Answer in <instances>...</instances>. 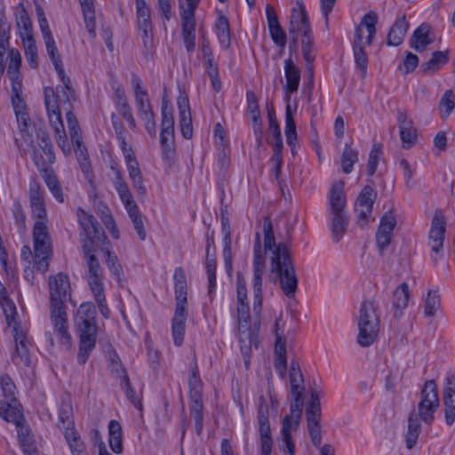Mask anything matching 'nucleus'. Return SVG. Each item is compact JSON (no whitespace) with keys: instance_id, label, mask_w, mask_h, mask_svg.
<instances>
[{"instance_id":"49530a36","label":"nucleus","mask_w":455,"mask_h":455,"mask_svg":"<svg viewBox=\"0 0 455 455\" xmlns=\"http://www.w3.org/2000/svg\"><path fill=\"white\" fill-rule=\"evenodd\" d=\"M181 36L188 53L195 51L196 48V22H181Z\"/></svg>"},{"instance_id":"052dcab7","label":"nucleus","mask_w":455,"mask_h":455,"mask_svg":"<svg viewBox=\"0 0 455 455\" xmlns=\"http://www.w3.org/2000/svg\"><path fill=\"white\" fill-rule=\"evenodd\" d=\"M383 155V148L379 143H374L369 154L367 163V174L371 177L375 173L378 164Z\"/></svg>"},{"instance_id":"2f4dec72","label":"nucleus","mask_w":455,"mask_h":455,"mask_svg":"<svg viewBox=\"0 0 455 455\" xmlns=\"http://www.w3.org/2000/svg\"><path fill=\"white\" fill-rule=\"evenodd\" d=\"M52 164H49L51 165ZM48 164L44 165V167H37L39 170H44L43 179L50 190L52 196L55 198L56 201L59 203L64 202V195L62 191L61 185L54 173L52 170L47 169Z\"/></svg>"},{"instance_id":"4be33fe9","label":"nucleus","mask_w":455,"mask_h":455,"mask_svg":"<svg viewBox=\"0 0 455 455\" xmlns=\"http://www.w3.org/2000/svg\"><path fill=\"white\" fill-rule=\"evenodd\" d=\"M16 342L15 353L12 355V361L16 365L30 366L32 363L29 353V341L23 330L13 331Z\"/></svg>"},{"instance_id":"c85d7f7f","label":"nucleus","mask_w":455,"mask_h":455,"mask_svg":"<svg viewBox=\"0 0 455 455\" xmlns=\"http://www.w3.org/2000/svg\"><path fill=\"white\" fill-rule=\"evenodd\" d=\"M111 169L114 172V176L112 178L113 186L123 205L124 206L134 200L133 196L129 188V186L121 169L116 168L114 166H111Z\"/></svg>"},{"instance_id":"9d476101","label":"nucleus","mask_w":455,"mask_h":455,"mask_svg":"<svg viewBox=\"0 0 455 455\" xmlns=\"http://www.w3.org/2000/svg\"><path fill=\"white\" fill-rule=\"evenodd\" d=\"M302 390L291 391L293 402L291 404L290 414L285 415L282 426V449L289 455L295 454V446L291 438V431L295 430L300 421L303 401L301 398Z\"/></svg>"},{"instance_id":"aec40b11","label":"nucleus","mask_w":455,"mask_h":455,"mask_svg":"<svg viewBox=\"0 0 455 455\" xmlns=\"http://www.w3.org/2000/svg\"><path fill=\"white\" fill-rule=\"evenodd\" d=\"M297 8H292L290 23L289 34L292 37L293 44H296L298 41L299 33L310 29L308 16L305 5L301 1H297Z\"/></svg>"},{"instance_id":"e433bc0d","label":"nucleus","mask_w":455,"mask_h":455,"mask_svg":"<svg viewBox=\"0 0 455 455\" xmlns=\"http://www.w3.org/2000/svg\"><path fill=\"white\" fill-rule=\"evenodd\" d=\"M123 431L120 423L112 419L108 423V443L111 450L119 454L123 451Z\"/></svg>"},{"instance_id":"5fc2aeb1","label":"nucleus","mask_w":455,"mask_h":455,"mask_svg":"<svg viewBox=\"0 0 455 455\" xmlns=\"http://www.w3.org/2000/svg\"><path fill=\"white\" fill-rule=\"evenodd\" d=\"M444 418L447 425L451 426L455 421V392H443Z\"/></svg>"},{"instance_id":"72a5a7b5","label":"nucleus","mask_w":455,"mask_h":455,"mask_svg":"<svg viewBox=\"0 0 455 455\" xmlns=\"http://www.w3.org/2000/svg\"><path fill=\"white\" fill-rule=\"evenodd\" d=\"M408 28L409 24L406 21L405 16L399 18L388 32L387 44L393 46L400 45L403 41Z\"/></svg>"},{"instance_id":"0eeeda50","label":"nucleus","mask_w":455,"mask_h":455,"mask_svg":"<svg viewBox=\"0 0 455 455\" xmlns=\"http://www.w3.org/2000/svg\"><path fill=\"white\" fill-rule=\"evenodd\" d=\"M174 293L176 307L172 319V335L175 346L183 344L188 318L187 295L188 283L185 271L182 267H176L173 273Z\"/></svg>"},{"instance_id":"69168bd1","label":"nucleus","mask_w":455,"mask_h":455,"mask_svg":"<svg viewBox=\"0 0 455 455\" xmlns=\"http://www.w3.org/2000/svg\"><path fill=\"white\" fill-rule=\"evenodd\" d=\"M289 377L291 391L303 390V387L300 386L303 383V376L298 362L292 361L291 363Z\"/></svg>"},{"instance_id":"864d4df0","label":"nucleus","mask_w":455,"mask_h":455,"mask_svg":"<svg viewBox=\"0 0 455 455\" xmlns=\"http://www.w3.org/2000/svg\"><path fill=\"white\" fill-rule=\"evenodd\" d=\"M66 118L73 145L80 146L83 143V137L80 132V126L75 114L71 110H68L66 113Z\"/></svg>"},{"instance_id":"8fccbe9b","label":"nucleus","mask_w":455,"mask_h":455,"mask_svg":"<svg viewBox=\"0 0 455 455\" xmlns=\"http://www.w3.org/2000/svg\"><path fill=\"white\" fill-rule=\"evenodd\" d=\"M415 411L411 412L408 422V432L406 435V446L408 449L413 448L416 444L420 433V424Z\"/></svg>"},{"instance_id":"c9c22d12","label":"nucleus","mask_w":455,"mask_h":455,"mask_svg":"<svg viewBox=\"0 0 455 455\" xmlns=\"http://www.w3.org/2000/svg\"><path fill=\"white\" fill-rule=\"evenodd\" d=\"M21 65V55L17 49H11L9 51V65L7 68L6 75L9 77L12 85H20V68Z\"/></svg>"},{"instance_id":"bb28decb","label":"nucleus","mask_w":455,"mask_h":455,"mask_svg":"<svg viewBox=\"0 0 455 455\" xmlns=\"http://www.w3.org/2000/svg\"><path fill=\"white\" fill-rule=\"evenodd\" d=\"M344 188L345 183L342 180H336L331 184L329 194L331 213L345 212L347 199Z\"/></svg>"},{"instance_id":"b1692460","label":"nucleus","mask_w":455,"mask_h":455,"mask_svg":"<svg viewBox=\"0 0 455 455\" xmlns=\"http://www.w3.org/2000/svg\"><path fill=\"white\" fill-rule=\"evenodd\" d=\"M58 427L65 434L76 429L74 410L69 396H62L58 410Z\"/></svg>"},{"instance_id":"4d7b16f0","label":"nucleus","mask_w":455,"mask_h":455,"mask_svg":"<svg viewBox=\"0 0 455 455\" xmlns=\"http://www.w3.org/2000/svg\"><path fill=\"white\" fill-rule=\"evenodd\" d=\"M320 401L316 391L311 393L310 402L306 409V417L307 423H319L320 419Z\"/></svg>"},{"instance_id":"a878e982","label":"nucleus","mask_w":455,"mask_h":455,"mask_svg":"<svg viewBox=\"0 0 455 455\" xmlns=\"http://www.w3.org/2000/svg\"><path fill=\"white\" fill-rule=\"evenodd\" d=\"M266 15L267 20L268 30L273 42L279 47L283 48L286 44V35L281 27L275 8L267 4L266 6Z\"/></svg>"},{"instance_id":"5701e85b","label":"nucleus","mask_w":455,"mask_h":455,"mask_svg":"<svg viewBox=\"0 0 455 455\" xmlns=\"http://www.w3.org/2000/svg\"><path fill=\"white\" fill-rule=\"evenodd\" d=\"M395 225L396 220L392 212H387L382 216L376 233V241L380 251L385 250L390 244Z\"/></svg>"},{"instance_id":"09e8293b","label":"nucleus","mask_w":455,"mask_h":455,"mask_svg":"<svg viewBox=\"0 0 455 455\" xmlns=\"http://www.w3.org/2000/svg\"><path fill=\"white\" fill-rule=\"evenodd\" d=\"M188 387L190 401L203 400V382L196 365L191 370V374L188 378Z\"/></svg>"},{"instance_id":"6e6552de","label":"nucleus","mask_w":455,"mask_h":455,"mask_svg":"<svg viewBox=\"0 0 455 455\" xmlns=\"http://www.w3.org/2000/svg\"><path fill=\"white\" fill-rule=\"evenodd\" d=\"M111 122L116 133V140L118 142V146L124 156L125 166L129 174V178L132 183V187L137 191L138 195L146 196L147 188L144 184V179L133 148L127 142V132L125 128L115 113H112L111 115Z\"/></svg>"},{"instance_id":"7ed1b4c3","label":"nucleus","mask_w":455,"mask_h":455,"mask_svg":"<svg viewBox=\"0 0 455 455\" xmlns=\"http://www.w3.org/2000/svg\"><path fill=\"white\" fill-rule=\"evenodd\" d=\"M265 250L272 251L271 271L280 283L282 291L287 298H293L298 289V277L286 245L275 244L271 220L266 218L263 223Z\"/></svg>"},{"instance_id":"79ce46f5","label":"nucleus","mask_w":455,"mask_h":455,"mask_svg":"<svg viewBox=\"0 0 455 455\" xmlns=\"http://www.w3.org/2000/svg\"><path fill=\"white\" fill-rule=\"evenodd\" d=\"M216 33L222 48H228L230 45V27L229 21L227 16L220 15L215 24Z\"/></svg>"},{"instance_id":"338daca9","label":"nucleus","mask_w":455,"mask_h":455,"mask_svg":"<svg viewBox=\"0 0 455 455\" xmlns=\"http://www.w3.org/2000/svg\"><path fill=\"white\" fill-rule=\"evenodd\" d=\"M17 25L20 28V34L23 37L33 36L32 32V24L30 19L26 12V10L21 7L20 11L16 13Z\"/></svg>"},{"instance_id":"ea45409f","label":"nucleus","mask_w":455,"mask_h":455,"mask_svg":"<svg viewBox=\"0 0 455 455\" xmlns=\"http://www.w3.org/2000/svg\"><path fill=\"white\" fill-rule=\"evenodd\" d=\"M331 235L333 241L338 243L346 233L348 220L346 212L331 213Z\"/></svg>"},{"instance_id":"c756f323","label":"nucleus","mask_w":455,"mask_h":455,"mask_svg":"<svg viewBox=\"0 0 455 455\" xmlns=\"http://www.w3.org/2000/svg\"><path fill=\"white\" fill-rule=\"evenodd\" d=\"M433 42L434 39L430 37V26L427 23H422L414 30L410 39V46L417 52H423Z\"/></svg>"},{"instance_id":"39448f33","label":"nucleus","mask_w":455,"mask_h":455,"mask_svg":"<svg viewBox=\"0 0 455 455\" xmlns=\"http://www.w3.org/2000/svg\"><path fill=\"white\" fill-rule=\"evenodd\" d=\"M20 138L16 139V144L23 154H31V157L36 167H44L46 164H53L55 156L53 147L49 135L43 132L40 136L41 142L37 148L34 142L33 136L29 132L30 117L27 112L15 114Z\"/></svg>"},{"instance_id":"4468645a","label":"nucleus","mask_w":455,"mask_h":455,"mask_svg":"<svg viewBox=\"0 0 455 455\" xmlns=\"http://www.w3.org/2000/svg\"><path fill=\"white\" fill-rule=\"evenodd\" d=\"M84 259L86 266V280L92 291L104 289V272L96 257L97 246L82 245Z\"/></svg>"},{"instance_id":"f03ea898","label":"nucleus","mask_w":455,"mask_h":455,"mask_svg":"<svg viewBox=\"0 0 455 455\" xmlns=\"http://www.w3.org/2000/svg\"><path fill=\"white\" fill-rule=\"evenodd\" d=\"M50 289V322L60 343L69 349L72 346V336L67 313L66 301L70 296L68 276L58 273L49 277Z\"/></svg>"},{"instance_id":"a19ab883","label":"nucleus","mask_w":455,"mask_h":455,"mask_svg":"<svg viewBox=\"0 0 455 455\" xmlns=\"http://www.w3.org/2000/svg\"><path fill=\"white\" fill-rule=\"evenodd\" d=\"M411 291L406 283H402L393 293V307L402 313L409 304Z\"/></svg>"},{"instance_id":"4c0bfd02","label":"nucleus","mask_w":455,"mask_h":455,"mask_svg":"<svg viewBox=\"0 0 455 455\" xmlns=\"http://www.w3.org/2000/svg\"><path fill=\"white\" fill-rule=\"evenodd\" d=\"M0 305L8 326L12 328V332L22 330L20 323L18 321L19 315L14 302L9 298L0 301Z\"/></svg>"},{"instance_id":"393cba45","label":"nucleus","mask_w":455,"mask_h":455,"mask_svg":"<svg viewBox=\"0 0 455 455\" xmlns=\"http://www.w3.org/2000/svg\"><path fill=\"white\" fill-rule=\"evenodd\" d=\"M397 122L403 148H411L417 141L416 128L412 121L407 117L406 113L402 110L397 112Z\"/></svg>"},{"instance_id":"a18cd8bd","label":"nucleus","mask_w":455,"mask_h":455,"mask_svg":"<svg viewBox=\"0 0 455 455\" xmlns=\"http://www.w3.org/2000/svg\"><path fill=\"white\" fill-rule=\"evenodd\" d=\"M200 0H179L181 22H196V10Z\"/></svg>"},{"instance_id":"2eb2a0df","label":"nucleus","mask_w":455,"mask_h":455,"mask_svg":"<svg viewBox=\"0 0 455 455\" xmlns=\"http://www.w3.org/2000/svg\"><path fill=\"white\" fill-rule=\"evenodd\" d=\"M446 229L445 218L441 212H436L433 217L428 235V243L431 248V259L437 264L443 257V242Z\"/></svg>"},{"instance_id":"e2e57ef3","label":"nucleus","mask_w":455,"mask_h":455,"mask_svg":"<svg viewBox=\"0 0 455 455\" xmlns=\"http://www.w3.org/2000/svg\"><path fill=\"white\" fill-rule=\"evenodd\" d=\"M0 387L7 401L16 402L17 388L9 375L3 374L0 376Z\"/></svg>"},{"instance_id":"680f3d73","label":"nucleus","mask_w":455,"mask_h":455,"mask_svg":"<svg viewBox=\"0 0 455 455\" xmlns=\"http://www.w3.org/2000/svg\"><path fill=\"white\" fill-rule=\"evenodd\" d=\"M121 382L123 384V388L124 390L126 397L130 400V402L133 404V406L139 411L142 410V403L140 398L136 394L135 390L132 387L130 379L126 374L125 371H124V375L121 378Z\"/></svg>"},{"instance_id":"cd10ccee","label":"nucleus","mask_w":455,"mask_h":455,"mask_svg":"<svg viewBox=\"0 0 455 455\" xmlns=\"http://www.w3.org/2000/svg\"><path fill=\"white\" fill-rule=\"evenodd\" d=\"M46 46L47 53L58 73L59 77L64 85H68L70 80L66 77L60 55L59 54L53 36L43 38Z\"/></svg>"},{"instance_id":"37998d69","label":"nucleus","mask_w":455,"mask_h":455,"mask_svg":"<svg viewBox=\"0 0 455 455\" xmlns=\"http://www.w3.org/2000/svg\"><path fill=\"white\" fill-rule=\"evenodd\" d=\"M101 251L105 254V261L107 264V267L110 272V274L117 280L120 281L124 271L122 265L118 259V257L116 254L112 251L109 247H104L101 249Z\"/></svg>"},{"instance_id":"c03bdc74","label":"nucleus","mask_w":455,"mask_h":455,"mask_svg":"<svg viewBox=\"0 0 455 455\" xmlns=\"http://www.w3.org/2000/svg\"><path fill=\"white\" fill-rule=\"evenodd\" d=\"M301 52L304 60L307 64L313 63L315 58V49L314 45V36L312 30L307 29L301 33Z\"/></svg>"},{"instance_id":"0e129e2a","label":"nucleus","mask_w":455,"mask_h":455,"mask_svg":"<svg viewBox=\"0 0 455 455\" xmlns=\"http://www.w3.org/2000/svg\"><path fill=\"white\" fill-rule=\"evenodd\" d=\"M284 75L286 85H299L300 81V71L291 59L284 61Z\"/></svg>"},{"instance_id":"9b49d317","label":"nucleus","mask_w":455,"mask_h":455,"mask_svg":"<svg viewBox=\"0 0 455 455\" xmlns=\"http://www.w3.org/2000/svg\"><path fill=\"white\" fill-rule=\"evenodd\" d=\"M265 247L260 243L259 234L256 233L253 247V311L259 315L262 306V276L265 270Z\"/></svg>"},{"instance_id":"dca6fc26","label":"nucleus","mask_w":455,"mask_h":455,"mask_svg":"<svg viewBox=\"0 0 455 455\" xmlns=\"http://www.w3.org/2000/svg\"><path fill=\"white\" fill-rule=\"evenodd\" d=\"M269 410L266 397L261 395L258 403V427L260 435L261 455H271L273 439L269 424Z\"/></svg>"},{"instance_id":"6e6d98bb","label":"nucleus","mask_w":455,"mask_h":455,"mask_svg":"<svg viewBox=\"0 0 455 455\" xmlns=\"http://www.w3.org/2000/svg\"><path fill=\"white\" fill-rule=\"evenodd\" d=\"M455 108V90H447L439 103L441 117L446 119Z\"/></svg>"},{"instance_id":"58836bf2","label":"nucleus","mask_w":455,"mask_h":455,"mask_svg":"<svg viewBox=\"0 0 455 455\" xmlns=\"http://www.w3.org/2000/svg\"><path fill=\"white\" fill-rule=\"evenodd\" d=\"M449 60V51H436L427 61L422 63L421 69L426 74L433 73L441 68Z\"/></svg>"},{"instance_id":"774afa93","label":"nucleus","mask_w":455,"mask_h":455,"mask_svg":"<svg viewBox=\"0 0 455 455\" xmlns=\"http://www.w3.org/2000/svg\"><path fill=\"white\" fill-rule=\"evenodd\" d=\"M377 21L378 16L373 12L365 14L361 21L360 26H364L368 33L367 40L365 43L367 45H370L371 44L373 36L376 34L375 26Z\"/></svg>"},{"instance_id":"412c9836","label":"nucleus","mask_w":455,"mask_h":455,"mask_svg":"<svg viewBox=\"0 0 455 455\" xmlns=\"http://www.w3.org/2000/svg\"><path fill=\"white\" fill-rule=\"evenodd\" d=\"M177 105L181 133L185 139H190L193 135V127L188 96L185 91H180Z\"/></svg>"},{"instance_id":"bf43d9fd","label":"nucleus","mask_w":455,"mask_h":455,"mask_svg":"<svg viewBox=\"0 0 455 455\" xmlns=\"http://www.w3.org/2000/svg\"><path fill=\"white\" fill-rule=\"evenodd\" d=\"M440 296L436 290H430L424 300V314L427 317L434 316L440 308Z\"/></svg>"},{"instance_id":"6ab92c4d","label":"nucleus","mask_w":455,"mask_h":455,"mask_svg":"<svg viewBox=\"0 0 455 455\" xmlns=\"http://www.w3.org/2000/svg\"><path fill=\"white\" fill-rule=\"evenodd\" d=\"M237 333L242 347H249L251 346L255 337L251 329L250 307L248 303L237 304Z\"/></svg>"},{"instance_id":"603ef678","label":"nucleus","mask_w":455,"mask_h":455,"mask_svg":"<svg viewBox=\"0 0 455 455\" xmlns=\"http://www.w3.org/2000/svg\"><path fill=\"white\" fill-rule=\"evenodd\" d=\"M26 60L31 68H36L38 66L37 47L33 36L22 38Z\"/></svg>"},{"instance_id":"de8ad7c7","label":"nucleus","mask_w":455,"mask_h":455,"mask_svg":"<svg viewBox=\"0 0 455 455\" xmlns=\"http://www.w3.org/2000/svg\"><path fill=\"white\" fill-rule=\"evenodd\" d=\"M63 435L72 455H87L86 446L76 430Z\"/></svg>"},{"instance_id":"f704fd0d","label":"nucleus","mask_w":455,"mask_h":455,"mask_svg":"<svg viewBox=\"0 0 455 455\" xmlns=\"http://www.w3.org/2000/svg\"><path fill=\"white\" fill-rule=\"evenodd\" d=\"M284 133L286 137V142L291 148V153H295L297 145V132L296 124L293 117V111L291 104L288 102L285 108V129Z\"/></svg>"},{"instance_id":"7c9ffc66","label":"nucleus","mask_w":455,"mask_h":455,"mask_svg":"<svg viewBox=\"0 0 455 455\" xmlns=\"http://www.w3.org/2000/svg\"><path fill=\"white\" fill-rule=\"evenodd\" d=\"M85 28L92 39L96 37V20L94 0H79Z\"/></svg>"},{"instance_id":"473e14b6","label":"nucleus","mask_w":455,"mask_h":455,"mask_svg":"<svg viewBox=\"0 0 455 455\" xmlns=\"http://www.w3.org/2000/svg\"><path fill=\"white\" fill-rule=\"evenodd\" d=\"M363 30L359 27L355 33L354 55L356 66L361 69L362 74L364 75L367 69L368 58L363 50Z\"/></svg>"},{"instance_id":"a211bd4d","label":"nucleus","mask_w":455,"mask_h":455,"mask_svg":"<svg viewBox=\"0 0 455 455\" xmlns=\"http://www.w3.org/2000/svg\"><path fill=\"white\" fill-rule=\"evenodd\" d=\"M136 17L140 31L142 32V43L146 49L152 44L153 24L150 17V10L145 0H135Z\"/></svg>"},{"instance_id":"1a4fd4ad","label":"nucleus","mask_w":455,"mask_h":455,"mask_svg":"<svg viewBox=\"0 0 455 455\" xmlns=\"http://www.w3.org/2000/svg\"><path fill=\"white\" fill-rule=\"evenodd\" d=\"M357 342L361 347H370L379 331V317L374 301H363L359 309Z\"/></svg>"},{"instance_id":"20e7f679","label":"nucleus","mask_w":455,"mask_h":455,"mask_svg":"<svg viewBox=\"0 0 455 455\" xmlns=\"http://www.w3.org/2000/svg\"><path fill=\"white\" fill-rule=\"evenodd\" d=\"M70 97H73L72 87H44V105L50 125L54 131L58 146L65 155L70 154L71 148L66 134L60 108L69 105Z\"/></svg>"},{"instance_id":"13d9d810","label":"nucleus","mask_w":455,"mask_h":455,"mask_svg":"<svg viewBox=\"0 0 455 455\" xmlns=\"http://www.w3.org/2000/svg\"><path fill=\"white\" fill-rule=\"evenodd\" d=\"M189 410L195 420L196 433L201 435L204 428V403L203 400L190 401Z\"/></svg>"},{"instance_id":"ddd939ff","label":"nucleus","mask_w":455,"mask_h":455,"mask_svg":"<svg viewBox=\"0 0 455 455\" xmlns=\"http://www.w3.org/2000/svg\"><path fill=\"white\" fill-rule=\"evenodd\" d=\"M76 216L81 228L80 236L83 245L90 244L92 247L98 246L100 241L107 240L103 229L92 214L85 212L82 208H78Z\"/></svg>"},{"instance_id":"f3484780","label":"nucleus","mask_w":455,"mask_h":455,"mask_svg":"<svg viewBox=\"0 0 455 455\" xmlns=\"http://www.w3.org/2000/svg\"><path fill=\"white\" fill-rule=\"evenodd\" d=\"M161 115L160 143L163 153L168 155L174 147V118L172 107L164 97L162 100Z\"/></svg>"},{"instance_id":"3c124183","label":"nucleus","mask_w":455,"mask_h":455,"mask_svg":"<svg viewBox=\"0 0 455 455\" xmlns=\"http://www.w3.org/2000/svg\"><path fill=\"white\" fill-rule=\"evenodd\" d=\"M358 162V151L346 144L343 149L340 163L342 171L348 174L353 171L354 164Z\"/></svg>"},{"instance_id":"f8f14e48","label":"nucleus","mask_w":455,"mask_h":455,"mask_svg":"<svg viewBox=\"0 0 455 455\" xmlns=\"http://www.w3.org/2000/svg\"><path fill=\"white\" fill-rule=\"evenodd\" d=\"M440 405L437 386L434 379L425 382L420 392V401L418 404L419 418L426 424L431 425L435 419V412Z\"/></svg>"},{"instance_id":"f257e3e1","label":"nucleus","mask_w":455,"mask_h":455,"mask_svg":"<svg viewBox=\"0 0 455 455\" xmlns=\"http://www.w3.org/2000/svg\"><path fill=\"white\" fill-rule=\"evenodd\" d=\"M44 190L36 180L29 184V201L32 214L37 220L33 228V251L29 245L21 247V258L28 262L34 261L41 272L48 271L52 256V242L45 220Z\"/></svg>"},{"instance_id":"423d86ee","label":"nucleus","mask_w":455,"mask_h":455,"mask_svg":"<svg viewBox=\"0 0 455 455\" xmlns=\"http://www.w3.org/2000/svg\"><path fill=\"white\" fill-rule=\"evenodd\" d=\"M75 323L79 337L77 363L84 365L95 348L98 336L96 308L92 302H84L77 309Z\"/></svg>"}]
</instances>
